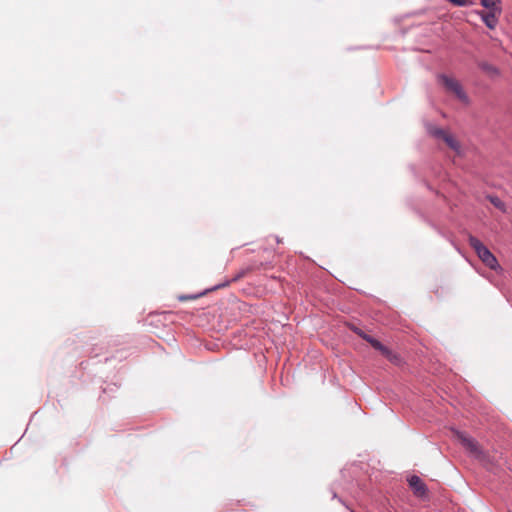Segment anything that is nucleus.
I'll return each instance as SVG.
<instances>
[{
    "label": "nucleus",
    "mask_w": 512,
    "mask_h": 512,
    "mask_svg": "<svg viewBox=\"0 0 512 512\" xmlns=\"http://www.w3.org/2000/svg\"><path fill=\"white\" fill-rule=\"evenodd\" d=\"M469 245L474 249L479 259L490 269L497 270L499 263L490 250L476 237L469 236Z\"/></svg>",
    "instance_id": "obj_1"
},
{
    "label": "nucleus",
    "mask_w": 512,
    "mask_h": 512,
    "mask_svg": "<svg viewBox=\"0 0 512 512\" xmlns=\"http://www.w3.org/2000/svg\"><path fill=\"white\" fill-rule=\"evenodd\" d=\"M455 436L460 441L462 446L469 452V454L476 459H483L485 454L479 443L473 437L469 436L463 431L453 430Z\"/></svg>",
    "instance_id": "obj_2"
},
{
    "label": "nucleus",
    "mask_w": 512,
    "mask_h": 512,
    "mask_svg": "<svg viewBox=\"0 0 512 512\" xmlns=\"http://www.w3.org/2000/svg\"><path fill=\"white\" fill-rule=\"evenodd\" d=\"M430 132L436 138L442 139L457 154L461 153L460 144L452 134L440 128L432 129Z\"/></svg>",
    "instance_id": "obj_3"
},
{
    "label": "nucleus",
    "mask_w": 512,
    "mask_h": 512,
    "mask_svg": "<svg viewBox=\"0 0 512 512\" xmlns=\"http://www.w3.org/2000/svg\"><path fill=\"white\" fill-rule=\"evenodd\" d=\"M368 342L371 344V346L380 351L381 354L387 358L390 362L394 363V364H397L399 365L401 363V357L393 352L392 350H390L388 347L384 346L380 341H378L377 339H368Z\"/></svg>",
    "instance_id": "obj_4"
},
{
    "label": "nucleus",
    "mask_w": 512,
    "mask_h": 512,
    "mask_svg": "<svg viewBox=\"0 0 512 512\" xmlns=\"http://www.w3.org/2000/svg\"><path fill=\"white\" fill-rule=\"evenodd\" d=\"M440 79L442 83L445 85V87L450 90L451 92L455 93V95L462 101H465L467 99L465 92L463 91L460 83L446 75H441Z\"/></svg>",
    "instance_id": "obj_5"
},
{
    "label": "nucleus",
    "mask_w": 512,
    "mask_h": 512,
    "mask_svg": "<svg viewBox=\"0 0 512 512\" xmlns=\"http://www.w3.org/2000/svg\"><path fill=\"white\" fill-rule=\"evenodd\" d=\"M408 482L411 489L417 496H424L426 494L427 487L420 477L413 475L409 478Z\"/></svg>",
    "instance_id": "obj_6"
},
{
    "label": "nucleus",
    "mask_w": 512,
    "mask_h": 512,
    "mask_svg": "<svg viewBox=\"0 0 512 512\" xmlns=\"http://www.w3.org/2000/svg\"><path fill=\"white\" fill-rule=\"evenodd\" d=\"M482 21L485 23V25L490 28L494 29L498 24V12L497 11H489V12H480Z\"/></svg>",
    "instance_id": "obj_7"
},
{
    "label": "nucleus",
    "mask_w": 512,
    "mask_h": 512,
    "mask_svg": "<svg viewBox=\"0 0 512 512\" xmlns=\"http://www.w3.org/2000/svg\"><path fill=\"white\" fill-rule=\"evenodd\" d=\"M500 0H481V5L490 11H497L500 14Z\"/></svg>",
    "instance_id": "obj_8"
},
{
    "label": "nucleus",
    "mask_w": 512,
    "mask_h": 512,
    "mask_svg": "<svg viewBox=\"0 0 512 512\" xmlns=\"http://www.w3.org/2000/svg\"><path fill=\"white\" fill-rule=\"evenodd\" d=\"M348 326L349 328L355 332L356 334H358L361 338H363L364 340H366L368 342V339H374L373 337H371L370 335H368L367 333H365L362 329L358 328L353 322H348Z\"/></svg>",
    "instance_id": "obj_9"
},
{
    "label": "nucleus",
    "mask_w": 512,
    "mask_h": 512,
    "mask_svg": "<svg viewBox=\"0 0 512 512\" xmlns=\"http://www.w3.org/2000/svg\"><path fill=\"white\" fill-rule=\"evenodd\" d=\"M489 200L490 202L498 209L504 211L505 210V204L503 203V201L496 197V196H489Z\"/></svg>",
    "instance_id": "obj_10"
},
{
    "label": "nucleus",
    "mask_w": 512,
    "mask_h": 512,
    "mask_svg": "<svg viewBox=\"0 0 512 512\" xmlns=\"http://www.w3.org/2000/svg\"><path fill=\"white\" fill-rule=\"evenodd\" d=\"M481 69L484 70L485 72L491 74V75H494V74H497L498 73V70L492 66L491 64L489 63H482L480 65Z\"/></svg>",
    "instance_id": "obj_11"
},
{
    "label": "nucleus",
    "mask_w": 512,
    "mask_h": 512,
    "mask_svg": "<svg viewBox=\"0 0 512 512\" xmlns=\"http://www.w3.org/2000/svg\"><path fill=\"white\" fill-rule=\"evenodd\" d=\"M207 292V290L203 291V292H200L198 294H194V295H183V296H179V300L181 301H184V300H188V299H196L202 295H204L205 293Z\"/></svg>",
    "instance_id": "obj_12"
},
{
    "label": "nucleus",
    "mask_w": 512,
    "mask_h": 512,
    "mask_svg": "<svg viewBox=\"0 0 512 512\" xmlns=\"http://www.w3.org/2000/svg\"><path fill=\"white\" fill-rule=\"evenodd\" d=\"M448 1L456 6H467L469 4L468 0H448Z\"/></svg>",
    "instance_id": "obj_13"
},
{
    "label": "nucleus",
    "mask_w": 512,
    "mask_h": 512,
    "mask_svg": "<svg viewBox=\"0 0 512 512\" xmlns=\"http://www.w3.org/2000/svg\"><path fill=\"white\" fill-rule=\"evenodd\" d=\"M222 286H223V284H218V285L216 286V288H219V287H222Z\"/></svg>",
    "instance_id": "obj_14"
}]
</instances>
